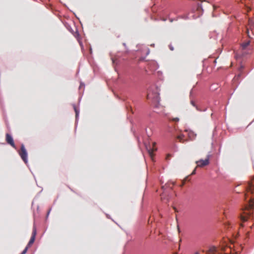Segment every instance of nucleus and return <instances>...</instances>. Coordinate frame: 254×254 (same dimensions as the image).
Wrapping results in <instances>:
<instances>
[{
    "label": "nucleus",
    "instance_id": "17",
    "mask_svg": "<svg viewBox=\"0 0 254 254\" xmlns=\"http://www.w3.org/2000/svg\"><path fill=\"white\" fill-rule=\"evenodd\" d=\"M169 49H170L171 51H173V50H174V47H173L171 45H169Z\"/></svg>",
    "mask_w": 254,
    "mask_h": 254
},
{
    "label": "nucleus",
    "instance_id": "25",
    "mask_svg": "<svg viewBox=\"0 0 254 254\" xmlns=\"http://www.w3.org/2000/svg\"><path fill=\"white\" fill-rule=\"evenodd\" d=\"M173 208H174V209L175 210V211H177V210H176V208L175 207H174Z\"/></svg>",
    "mask_w": 254,
    "mask_h": 254
},
{
    "label": "nucleus",
    "instance_id": "6",
    "mask_svg": "<svg viewBox=\"0 0 254 254\" xmlns=\"http://www.w3.org/2000/svg\"><path fill=\"white\" fill-rule=\"evenodd\" d=\"M36 234V229H34L32 232V236L31 237L30 240L28 242L27 246L28 247H31V246L34 243L35 240V236Z\"/></svg>",
    "mask_w": 254,
    "mask_h": 254
},
{
    "label": "nucleus",
    "instance_id": "21",
    "mask_svg": "<svg viewBox=\"0 0 254 254\" xmlns=\"http://www.w3.org/2000/svg\"><path fill=\"white\" fill-rule=\"evenodd\" d=\"M247 34H248V36L249 37H251L250 35V34H249V30H247Z\"/></svg>",
    "mask_w": 254,
    "mask_h": 254
},
{
    "label": "nucleus",
    "instance_id": "20",
    "mask_svg": "<svg viewBox=\"0 0 254 254\" xmlns=\"http://www.w3.org/2000/svg\"><path fill=\"white\" fill-rule=\"evenodd\" d=\"M197 167H196V168L194 169V170L192 171V172L191 173V175H194L195 174V171H196V168Z\"/></svg>",
    "mask_w": 254,
    "mask_h": 254
},
{
    "label": "nucleus",
    "instance_id": "14",
    "mask_svg": "<svg viewBox=\"0 0 254 254\" xmlns=\"http://www.w3.org/2000/svg\"><path fill=\"white\" fill-rule=\"evenodd\" d=\"M74 109L76 114V117H77L78 115V111H77V108L75 106H74Z\"/></svg>",
    "mask_w": 254,
    "mask_h": 254
},
{
    "label": "nucleus",
    "instance_id": "18",
    "mask_svg": "<svg viewBox=\"0 0 254 254\" xmlns=\"http://www.w3.org/2000/svg\"><path fill=\"white\" fill-rule=\"evenodd\" d=\"M190 103H191V104L193 106H194V107H195V106H196V105H195V103H194V101H192V100H191V101H190Z\"/></svg>",
    "mask_w": 254,
    "mask_h": 254
},
{
    "label": "nucleus",
    "instance_id": "15",
    "mask_svg": "<svg viewBox=\"0 0 254 254\" xmlns=\"http://www.w3.org/2000/svg\"><path fill=\"white\" fill-rule=\"evenodd\" d=\"M171 157V155L170 154H168L167 155V156L166 157V160H169Z\"/></svg>",
    "mask_w": 254,
    "mask_h": 254
},
{
    "label": "nucleus",
    "instance_id": "13",
    "mask_svg": "<svg viewBox=\"0 0 254 254\" xmlns=\"http://www.w3.org/2000/svg\"><path fill=\"white\" fill-rule=\"evenodd\" d=\"M28 248H29V247L26 246V248L24 249V250L22 251V252L21 253V254H26Z\"/></svg>",
    "mask_w": 254,
    "mask_h": 254
},
{
    "label": "nucleus",
    "instance_id": "4",
    "mask_svg": "<svg viewBox=\"0 0 254 254\" xmlns=\"http://www.w3.org/2000/svg\"><path fill=\"white\" fill-rule=\"evenodd\" d=\"M5 140L6 142L10 144L12 147L15 148V145L12 136L8 133H6L5 135Z\"/></svg>",
    "mask_w": 254,
    "mask_h": 254
},
{
    "label": "nucleus",
    "instance_id": "3",
    "mask_svg": "<svg viewBox=\"0 0 254 254\" xmlns=\"http://www.w3.org/2000/svg\"><path fill=\"white\" fill-rule=\"evenodd\" d=\"M19 154L23 161L26 163L27 162V153L23 144L21 146L20 150L19 151Z\"/></svg>",
    "mask_w": 254,
    "mask_h": 254
},
{
    "label": "nucleus",
    "instance_id": "23",
    "mask_svg": "<svg viewBox=\"0 0 254 254\" xmlns=\"http://www.w3.org/2000/svg\"><path fill=\"white\" fill-rule=\"evenodd\" d=\"M222 251H225V248H222Z\"/></svg>",
    "mask_w": 254,
    "mask_h": 254
},
{
    "label": "nucleus",
    "instance_id": "12",
    "mask_svg": "<svg viewBox=\"0 0 254 254\" xmlns=\"http://www.w3.org/2000/svg\"><path fill=\"white\" fill-rule=\"evenodd\" d=\"M183 137H184V135H179L177 138L179 140V141L181 142H184V141H183Z\"/></svg>",
    "mask_w": 254,
    "mask_h": 254
},
{
    "label": "nucleus",
    "instance_id": "8",
    "mask_svg": "<svg viewBox=\"0 0 254 254\" xmlns=\"http://www.w3.org/2000/svg\"><path fill=\"white\" fill-rule=\"evenodd\" d=\"M161 198L162 200H163V201H165V200H166V202H167L169 200L167 196V194H166V193L165 192H163L161 194Z\"/></svg>",
    "mask_w": 254,
    "mask_h": 254
},
{
    "label": "nucleus",
    "instance_id": "22",
    "mask_svg": "<svg viewBox=\"0 0 254 254\" xmlns=\"http://www.w3.org/2000/svg\"><path fill=\"white\" fill-rule=\"evenodd\" d=\"M147 97L148 99L150 98V94L149 93H148Z\"/></svg>",
    "mask_w": 254,
    "mask_h": 254
},
{
    "label": "nucleus",
    "instance_id": "7",
    "mask_svg": "<svg viewBox=\"0 0 254 254\" xmlns=\"http://www.w3.org/2000/svg\"><path fill=\"white\" fill-rule=\"evenodd\" d=\"M153 146L152 148L150 147L149 148H147L148 152L150 156L151 157H152L153 156V152L156 150V148L155 147V143L154 142L153 143Z\"/></svg>",
    "mask_w": 254,
    "mask_h": 254
},
{
    "label": "nucleus",
    "instance_id": "1",
    "mask_svg": "<svg viewBox=\"0 0 254 254\" xmlns=\"http://www.w3.org/2000/svg\"><path fill=\"white\" fill-rule=\"evenodd\" d=\"M247 192L245 194L246 199L250 197L249 205L246 207L244 213L246 215H241V219L242 221H246L248 216L251 214V209L254 207V199L252 198L254 195V177L248 183L247 187Z\"/></svg>",
    "mask_w": 254,
    "mask_h": 254
},
{
    "label": "nucleus",
    "instance_id": "10",
    "mask_svg": "<svg viewBox=\"0 0 254 254\" xmlns=\"http://www.w3.org/2000/svg\"><path fill=\"white\" fill-rule=\"evenodd\" d=\"M197 10L199 12H200L203 11L202 5L201 3H198L197 4Z\"/></svg>",
    "mask_w": 254,
    "mask_h": 254
},
{
    "label": "nucleus",
    "instance_id": "11",
    "mask_svg": "<svg viewBox=\"0 0 254 254\" xmlns=\"http://www.w3.org/2000/svg\"><path fill=\"white\" fill-rule=\"evenodd\" d=\"M244 68V66L243 65H241V67H240L239 70V72H240V73H239L237 76V78H238V77H240L241 75V72L242 71V70Z\"/></svg>",
    "mask_w": 254,
    "mask_h": 254
},
{
    "label": "nucleus",
    "instance_id": "5",
    "mask_svg": "<svg viewBox=\"0 0 254 254\" xmlns=\"http://www.w3.org/2000/svg\"><path fill=\"white\" fill-rule=\"evenodd\" d=\"M206 254H221V253L216 247L211 246L206 252Z\"/></svg>",
    "mask_w": 254,
    "mask_h": 254
},
{
    "label": "nucleus",
    "instance_id": "9",
    "mask_svg": "<svg viewBox=\"0 0 254 254\" xmlns=\"http://www.w3.org/2000/svg\"><path fill=\"white\" fill-rule=\"evenodd\" d=\"M250 43V41H248L247 42L243 43L241 45L242 48L244 50L246 49V48L249 45Z\"/></svg>",
    "mask_w": 254,
    "mask_h": 254
},
{
    "label": "nucleus",
    "instance_id": "19",
    "mask_svg": "<svg viewBox=\"0 0 254 254\" xmlns=\"http://www.w3.org/2000/svg\"><path fill=\"white\" fill-rule=\"evenodd\" d=\"M167 187H168V186H167V185H165V186H162V189L163 190H165Z\"/></svg>",
    "mask_w": 254,
    "mask_h": 254
},
{
    "label": "nucleus",
    "instance_id": "16",
    "mask_svg": "<svg viewBox=\"0 0 254 254\" xmlns=\"http://www.w3.org/2000/svg\"><path fill=\"white\" fill-rule=\"evenodd\" d=\"M172 121L175 122H178L179 121V119L178 118H174L172 119Z\"/></svg>",
    "mask_w": 254,
    "mask_h": 254
},
{
    "label": "nucleus",
    "instance_id": "24",
    "mask_svg": "<svg viewBox=\"0 0 254 254\" xmlns=\"http://www.w3.org/2000/svg\"><path fill=\"white\" fill-rule=\"evenodd\" d=\"M194 254H199V253L198 252H195Z\"/></svg>",
    "mask_w": 254,
    "mask_h": 254
},
{
    "label": "nucleus",
    "instance_id": "26",
    "mask_svg": "<svg viewBox=\"0 0 254 254\" xmlns=\"http://www.w3.org/2000/svg\"><path fill=\"white\" fill-rule=\"evenodd\" d=\"M200 1H201V2H202L203 1H204V0H199Z\"/></svg>",
    "mask_w": 254,
    "mask_h": 254
},
{
    "label": "nucleus",
    "instance_id": "2",
    "mask_svg": "<svg viewBox=\"0 0 254 254\" xmlns=\"http://www.w3.org/2000/svg\"><path fill=\"white\" fill-rule=\"evenodd\" d=\"M211 155L208 154L207 155L205 159H200L195 162L197 164L196 167L202 168L203 167L208 166L210 163V158Z\"/></svg>",
    "mask_w": 254,
    "mask_h": 254
}]
</instances>
